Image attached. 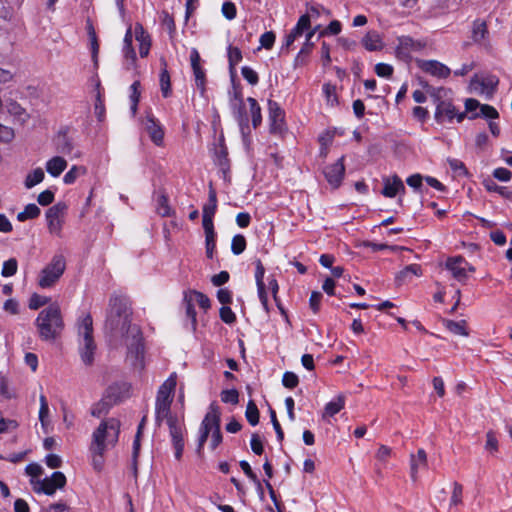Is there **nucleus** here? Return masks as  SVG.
Masks as SVG:
<instances>
[{"instance_id": "nucleus-60", "label": "nucleus", "mask_w": 512, "mask_h": 512, "mask_svg": "<svg viewBox=\"0 0 512 512\" xmlns=\"http://www.w3.org/2000/svg\"><path fill=\"white\" fill-rule=\"evenodd\" d=\"M232 109H233V114H234L235 118L237 119L239 125L243 129V127L245 125H247V123H248V118L246 117V115L244 113V104L242 103L240 105H237L236 108H232Z\"/></svg>"}, {"instance_id": "nucleus-56", "label": "nucleus", "mask_w": 512, "mask_h": 512, "mask_svg": "<svg viewBox=\"0 0 512 512\" xmlns=\"http://www.w3.org/2000/svg\"><path fill=\"white\" fill-rule=\"evenodd\" d=\"M25 472L33 480H40L39 477L43 473V468L37 463H30L26 466Z\"/></svg>"}, {"instance_id": "nucleus-53", "label": "nucleus", "mask_w": 512, "mask_h": 512, "mask_svg": "<svg viewBox=\"0 0 512 512\" xmlns=\"http://www.w3.org/2000/svg\"><path fill=\"white\" fill-rule=\"evenodd\" d=\"M109 410V405L105 401H99L94 404L91 408V415L96 418H100L101 416L107 414Z\"/></svg>"}, {"instance_id": "nucleus-27", "label": "nucleus", "mask_w": 512, "mask_h": 512, "mask_svg": "<svg viewBox=\"0 0 512 512\" xmlns=\"http://www.w3.org/2000/svg\"><path fill=\"white\" fill-rule=\"evenodd\" d=\"M45 168L48 174L56 178L67 168V161L61 156H54L46 162Z\"/></svg>"}, {"instance_id": "nucleus-33", "label": "nucleus", "mask_w": 512, "mask_h": 512, "mask_svg": "<svg viewBox=\"0 0 512 512\" xmlns=\"http://www.w3.org/2000/svg\"><path fill=\"white\" fill-rule=\"evenodd\" d=\"M40 212V208L36 204H28L25 206L23 211L17 214V220L24 222L28 219L37 218L40 215Z\"/></svg>"}, {"instance_id": "nucleus-36", "label": "nucleus", "mask_w": 512, "mask_h": 512, "mask_svg": "<svg viewBox=\"0 0 512 512\" xmlns=\"http://www.w3.org/2000/svg\"><path fill=\"white\" fill-rule=\"evenodd\" d=\"M192 70L195 78V85L197 89L200 90V93L203 95L205 92L206 85L205 70L202 68L201 64L193 66Z\"/></svg>"}, {"instance_id": "nucleus-28", "label": "nucleus", "mask_w": 512, "mask_h": 512, "mask_svg": "<svg viewBox=\"0 0 512 512\" xmlns=\"http://www.w3.org/2000/svg\"><path fill=\"white\" fill-rule=\"evenodd\" d=\"M345 406V397L343 395H338L335 399L328 402L325 405L322 418L325 421H328L330 417H333L337 413H339Z\"/></svg>"}, {"instance_id": "nucleus-17", "label": "nucleus", "mask_w": 512, "mask_h": 512, "mask_svg": "<svg viewBox=\"0 0 512 512\" xmlns=\"http://www.w3.org/2000/svg\"><path fill=\"white\" fill-rule=\"evenodd\" d=\"M217 210V195L216 191L210 186L208 193V202L203 206V219L202 225L214 226L213 217Z\"/></svg>"}, {"instance_id": "nucleus-19", "label": "nucleus", "mask_w": 512, "mask_h": 512, "mask_svg": "<svg viewBox=\"0 0 512 512\" xmlns=\"http://www.w3.org/2000/svg\"><path fill=\"white\" fill-rule=\"evenodd\" d=\"M145 130L148 132L151 140L156 145H161L164 137V132L161 125L156 121L152 114H147L144 120Z\"/></svg>"}, {"instance_id": "nucleus-1", "label": "nucleus", "mask_w": 512, "mask_h": 512, "mask_svg": "<svg viewBox=\"0 0 512 512\" xmlns=\"http://www.w3.org/2000/svg\"><path fill=\"white\" fill-rule=\"evenodd\" d=\"M106 328L113 333L114 337H121L123 345L127 348V361L135 368H142L144 355L142 335L139 327L131 324V310L126 301L120 298L111 299Z\"/></svg>"}, {"instance_id": "nucleus-13", "label": "nucleus", "mask_w": 512, "mask_h": 512, "mask_svg": "<svg viewBox=\"0 0 512 512\" xmlns=\"http://www.w3.org/2000/svg\"><path fill=\"white\" fill-rule=\"evenodd\" d=\"M344 173V156L339 158L334 164H331L324 169V175L326 180L334 188L340 186L344 177Z\"/></svg>"}, {"instance_id": "nucleus-12", "label": "nucleus", "mask_w": 512, "mask_h": 512, "mask_svg": "<svg viewBox=\"0 0 512 512\" xmlns=\"http://www.w3.org/2000/svg\"><path fill=\"white\" fill-rule=\"evenodd\" d=\"M396 56L402 60H409L412 53L423 49L424 44L409 36H401L397 39Z\"/></svg>"}, {"instance_id": "nucleus-34", "label": "nucleus", "mask_w": 512, "mask_h": 512, "mask_svg": "<svg viewBox=\"0 0 512 512\" xmlns=\"http://www.w3.org/2000/svg\"><path fill=\"white\" fill-rule=\"evenodd\" d=\"M40 409H39V420L42 428L46 431L49 424V406L45 395L41 394L39 397Z\"/></svg>"}, {"instance_id": "nucleus-48", "label": "nucleus", "mask_w": 512, "mask_h": 512, "mask_svg": "<svg viewBox=\"0 0 512 512\" xmlns=\"http://www.w3.org/2000/svg\"><path fill=\"white\" fill-rule=\"evenodd\" d=\"M447 161L449 167L457 176H466L468 174L467 169L462 161L455 158L448 159Z\"/></svg>"}, {"instance_id": "nucleus-11", "label": "nucleus", "mask_w": 512, "mask_h": 512, "mask_svg": "<svg viewBox=\"0 0 512 512\" xmlns=\"http://www.w3.org/2000/svg\"><path fill=\"white\" fill-rule=\"evenodd\" d=\"M434 117L440 124L451 123L454 119L461 122L465 118V113L459 112L449 101H439Z\"/></svg>"}, {"instance_id": "nucleus-25", "label": "nucleus", "mask_w": 512, "mask_h": 512, "mask_svg": "<svg viewBox=\"0 0 512 512\" xmlns=\"http://www.w3.org/2000/svg\"><path fill=\"white\" fill-rule=\"evenodd\" d=\"M269 120L271 121V130L277 131L281 129L284 113L278 103L269 100L268 102Z\"/></svg>"}, {"instance_id": "nucleus-37", "label": "nucleus", "mask_w": 512, "mask_h": 512, "mask_svg": "<svg viewBox=\"0 0 512 512\" xmlns=\"http://www.w3.org/2000/svg\"><path fill=\"white\" fill-rule=\"evenodd\" d=\"M247 102L250 107L252 124H253L254 128H256L257 126H259L261 124V121H262L261 108H260L259 104L257 103V101L252 97H249L247 99Z\"/></svg>"}, {"instance_id": "nucleus-39", "label": "nucleus", "mask_w": 512, "mask_h": 512, "mask_svg": "<svg viewBox=\"0 0 512 512\" xmlns=\"http://www.w3.org/2000/svg\"><path fill=\"white\" fill-rule=\"evenodd\" d=\"M463 497V486L458 482H453L452 484V494L450 497L449 506L450 508L454 506H458L462 504Z\"/></svg>"}, {"instance_id": "nucleus-2", "label": "nucleus", "mask_w": 512, "mask_h": 512, "mask_svg": "<svg viewBox=\"0 0 512 512\" xmlns=\"http://www.w3.org/2000/svg\"><path fill=\"white\" fill-rule=\"evenodd\" d=\"M177 385L176 373H172L159 387L155 401V421L158 426L166 421L171 442L175 450V458L180 460L184 450V426L179 417L171 413V404Z\"/></svg>"}, {"instance_id": "nucleus-45", "label": "nucleus", "mask_w": 512, "mask_h": 512, "mask_svg": "<svg viewBox=\"0 0 512 512\" xmlns=\"http://www.w3.org/2000/svg\"><path fill=\"white\" fill-rule=\"evenodd\" d=\"M160 88L163 96L166 98L171 93L170 75L166 68H163L160 73Z\"/></svg>"}, {"instance_id": "nucleus-54", "label": "nucleus", "mask_w": 512, "mask_h": 512, "mask_svg": "<svg viewBox=\"0 0 512 512\" xmlns=\"http://www.w3.org/2000/svg\"><path fill=\"white\" fill-rule=\"evenodd\" d=\"M221 12L223 16L228 20H233L237 15L235 4L229 1L222 4Z\"/></svg>"}, {"instance_id": "nucleus-5", "label": "nucleus", "mask_w": 512, "mask_h": 512, "mask_svg": "<svg viewBox=\"0 0 512 512\" xmlns=\"http://www.w3.org/2000/svg\"><path fill=\"white\" fill-rule=\"evenodd\" d=\"M120 433V422L115 418L102 421L92 434V447L100 450H108L116 445Z\"/></svg>"}, {"instance_id": "nucleus-26", "label": "nucleus", "mask_w": 512, "mask_h": 512, "mask_svg": "<svg viewBox=\"0 0 512 512\" xmlns=\"http://www.w3.org/2000/svg\"><path fill=\"white\" fill-rule=\"evenodd\" d=\"M133 42V32L131 28L126 31L124 41H123V53L126 60L127 68H131L135 66L136 62V53L132 47Z\"/></svg>"}, {"instance_id": "nucleus-41", "label": "nucleus", "mask_w": 512, "mask_h": 512, "mask_svg": "<svg viewBox=\"0 0 512 512\" xmlns=\"http://www.w3.org/2000/svg\"><path fill=\"white\" fill-rule=\"evenodd\" d=\"M90 452L92 457V465L95 470L101 471L104 466V453L106 450L98 451L96 448L90 446Z\"/></svg>"}, {"instance_id": "nucleus-7", "label": "nucleus", "mask_w": 512, "mask_h": 512, "mask_svg": "<svg viewBox=\"0 0 512 512\" xmlns=\"http://www.w3.org/2000/svg\"><path fill=\"white\" fill-rule=\"evenodd\" d=\"M66 476L62 472H54L50 477L42 480L30 479V484L36 493L53 495L57 489H62L66 485Z\"/></svg>"}, {"instance_id": "nucleus-59", "label": "nucleus", "mask_w": 512, "mask_h": 512, "mask_svg": "<svg viewBox=\"0 0 512 512\" xmlns=\"http://www.w3.org/2000/svg\"><path fill=\"white\" fill-rule=\"evenodd\" d=\"M15 137L14 130L0 123V142L9 143Z\"/></svg>"}, {"instance_id": "nucleus-42", "label": "nucleus", "mask_w": 512, "mask_h": 512, "mask_svg": "<svg viewBox=\"0 0 512 512\" xmlns=\"http://www.w3.org/2000/svg\"><path fill=\"white\" fill-rule=\"evenodd\" d=\"M422 274V270H421V267L420 265L418 264H410L408 266H406L397 276V281L401 282V281H405L406 278L409 276V275H415V276H420Z\"/></svg>"}, {"instance_id": "nucleus-23", "label": "nucleus", "mask_w": 512, "mask_h": 512, "mask_svg": "<svg viewBox=\"0 0 512 512\" xmlns=\"http://www.w3.org/2000/svg\"><path fill=\"white\" fill-rule=\"evenodd\" d=\"M264 273H265V269L261 263L260 260H258L256 262V272H255V279H256V285H257V290H258V296H259V299L261 301V304L263 306V308L265 309L266 312L269 311V308H268V298H267V294H266V291H265V284H264Z\"/></svg>"}, {"instance_id": "nucleus-20", "label": "nucleus", "mask_w": 512, "mask_h": 512, "mask_svg": "<svg viewBox=\"0 0 512 512\" xmlns=\"http://www.w3.org/2000/svg\"><path fill=\"white\" fill-rule=\"evenodd\" d=\"M56 151L62 155H72L73 158L81 157V152L75 150L74 143L71 138L65 134H59L55 139Z\"/></svg>"}, {"instance_id": "nucleus-6", "label": "nucleus", "mask_w": 512, "mask_h": 512, "mask_svg": "<svg viewBox=\"0 0 512 512\" xmlns=\"http://www.w3.org/2000/svg\"><path fill=\"white\" fill-rule=\"evenodd\" d=\"M65 269V257L61 254L54 255L51 261L40 271L37 280L38 285L43 289L53 287L64 274Z\"/></svg>"}, {"instance_id": "nucleus-50", "label": "nucleus", "mask_w": 512, "mask_h": 512, "mask_svg": "<svg viewBox=\"0 0 512 512\" xmlns=\"http://www.w3.org/2000/svg\"><path fill=\"white\" fill-rule=\"evenodd\" d=\"M228 60L230 68L233 69L242 60L241 50L238 47L229 46Z\"/></svg>"}, {"instance_id": "nucleus-8", "label": "nucleus", "mask_w": 512, "mask_h": 512, "mask_svg": "<svg viewBox=\"0 0 512 512\" xmlns=\"http://www.w3.org/2000/svg\"><path fill=\"white\" fill-rule=\"evenodd\" d=\"M67 209L64 202H58L46 211L47 227L52 235L61 236Z\"/></svg>"}, {"instance_id": "nucleus-40", "label": "nucleus", "mask_w": 512, "mask_h": 512, "mask_svg": "<svg viewBox=\"0 0 512 512\" xmlns=\"http://www.w3.org/2000/svg\"><path fill=\"white\" fill-rule=\"evenodd\" d=\"M247 421L252 425L255 426L259 422V410L256 406V404L250 400L247 404L246 412H245Z\"/></svg>"}, {"instance_id": "nucleus-15", "label": "nucleus", "mask_w": 512, "mask_h": 512, "mask_svg": "<svg viewBox=\"0 0 512 512\" xmlns=\"http://www.w3.org/2000/svg\"><path fill=\"white\" fill-rule=\"evenodd\" d=\"M309 29V18L308 16H301L295 27L286 35L283 45L281 47L282 50H289L294 41L303 35L305 30Z\"/></svg>"}, {"instance_id": "nucleus-3", "label": "nucleus", "mask_w": 512, "mask_h": 512, "mask_svg": "<svg viewBox=\"0 0 512 512\" xmlns=\"http://www.w3.org/2000/svg\"><path fill=\"white\" fill-rule=\"evenodd\" d=\"M36 327L41 339L46 341L56 339L64 328L60 307L52 304L43 309L36 318Z\"/></svg>"}, {"instance_id": "nucleus-21", "label": "nucleus", "mask_w": 512, "mask_h": 512, "mask_svg": "<svg viewBox=\"0 0 512 512\" xmlns=\"http://www.w3.org/2000/svg\"><path fill=\"white\" fill-rule=\"evenodd\" d=\"M200 428L209 433L220 429V412L216 405H210L209 411L206 413Z\"/></svg>"}, {"instance_id": "nucleus-62", "label": "nucleus", "mask_w": 512, "mask_h": 512, "mask_svg": "<svg viewBox=\"0 0 512 512\" xmlns=\"http://www.w3.org/2000/svg\"><path fill=\"white\" fill-rule=\"evenodd\" d=\"M485 187L488 191L497 192V193L503 195L504 197H507V198L512 197V192H508L505 187L499 186L492 181L485 182Z\"/></svg>"}, {"instance_id": "nucleus-35", "label": "nucleus", "mask_w": 512, "mask_h": 512, "mask_svg": "<svg viewBox=\"0 0 512 512\" xmlns=\"http://www.w3.org/2000/svg\"><path fill=\"white\" fill-rule=\"evenodd\" d=\"M190 302L199 305L203 310H208L210 308V300L209 298L201 292L191 291L188 295H186Z\"/></svg>"}, {"instance_id": "nucleus-10", "label": "nucleus", "mask_w": 512, "mask_h": 512, "mask_svg": "<svg viewBox=\"0 0 512 512\" xmlns=\"http://www.w3.org/2000/svg\"><path fill=\"white\" fill-rule=\"evenodd\" d=\"M445 267L451 272L454 279L462 283L466 282L469 273L475 271V268L462 256L449 257L446 260Z\"/></svg>"}, {"instance_id": "nucleus-4", "label": "nucleus", "mask_w": 512, "mask_h": 512, "mask_svg": "<svg viewBox=\"0 0 512 512\" xmlns=\"http://www.w3.org/2000/svg\"><path fill=\"white\" fill-rule=\"evenodd\" d=\"M78 352L86 366L93 364L97 345L93 337L92 317L89 314L83 316L78 323Z\"/></svg>"}, {"instance_id": "nucleus-58", "label": "nucleus", "mask_w": 512, "mask_h": 512, "mask_svg": "<svg viewBox=\"0 0 512 512\" xmlns=\"http://www.w3.org/2000/svg\"><path fill=\"white\" fill-rule=\"evenodd\" d=\"M323 93L326 96L327 102L331 105L337 103L336 87L332 84L326 83L323 85Z\"/></svg>"}, {"instance_id": "nucleus-44", "label": "nucleus", "mask_w": 512, "mask_h": 512, "mask_svg": "<svg viewBox=\"0 0 512 512\" xmlns=\"http://www.w3.org/2000/svg\"><path fill=\"white\" fill-rule=\"evenodd\" d=\"M18 262L15 258H10L3 263L1 275L3 277H11L17 273Z\"/></svg>"}, {"instance_id": "nucleus-46", "label": "nucleus", "mask_w": 512, "mask_h": 512, "mask_svg": "<svg viewBox=\"0 0 512 512\" xmlns=\"http://www.w3.org/2000/svg\"><path fill=\"white\" fill-rule=\"evenodd\" d=\"M325 14L327 16H330V11L327 10L326 8H324L323 6L321 5H309L307 7V13L304 14L303 16H308L309 18V23L311 22V19L314 18V19H317L320 17L321 14Z\"/></svg>"}, {"instance_id": "nucleus-30", "label": "nucleus", "mask_w": 512, "mask_h": 512, "mask_svg": "<svg viewBox=\"0 0 512 512\" xmlns=\"http://www.w3.org/2000/svg\"><path fill=\"white\" fill-rule=\"evenodd\" d=\"M444 325L451 333H453L455 335H461L464 337H467L469 335L465 320H460V321L445 320Z\"/></svg>"}, {"instance_id": "nucleus-47", "label": "nucleus", "mask_w": 512, "mask_h": 512, "mask_svg": "<svg viewBox=\"0 0 512 512\" xmlns=\"http://www.w3.org/2000/svg\"><path fill=\"white\" fill-rule=\"evenodd\" d=\"M139 87H140V82L139 81H135L131 86H130V91H131V94H130V101H131V111H132V114L134 115L137 111V105H138V102H139V98H140V91H139Z\"/></svg>"}, {"instance_id": "nucleus-61", "label": "nucleus", "mask_w": 512, "mask_h": 512, "mask_svg": "<svg viewBox=\"0 0 512 512\" xmlns=\"http://www.w3.org/2000/svg\"><path fill=\"white\" fill-rule=\"evenodd\" d=\"M275 34L272 31L263 33L260 36V44L265 49H271L275 42Z\"/></svg>"}, {"instance_id": "nucleus-18", "label": "nucleus", "mask_w": 512, "mask_h": 512, "mask_svg": "<svg viewBox=\"0 0 512 512\" xmlns=\"http://www.w3.org/2000/svg\"><path fill=\"white\" fill-rule=\"evenodd\" d=\"M428 466L427 454L424 449H418L416 454L410 455V476L413 481L417 480L418 473Z\"/></svg>"}, {"instance_id": "nucleus-32", "label": "nucleus", "mask_w": 512, "mask_h": 512, "mask_svg": "<svg viewBox=\"0 0 512 512\" xmlns=\"http://www.w3.org/2000/svg\"><path fill=\"white\" fill-rule=\"evenodd\" d=\"M203 228L205 231L206 254L209 258H212L216 246L214 226H204Z\"/></svg>"}, {"instance_id": "nucleus-51", "label": "nucleus", "mask_w": 512, "mask_h": 512, "mask_svg": "<svg viewBox=\"0 0 512 512\" xmlns=\"http://www.w3.org/2000/svg\"><path fill=\"white\" fill-rule=\"evenodd\" d=\"M375 73L379 77L390 78L393 74L394 68L387 63H378L375 65Z\"/></svg>"}, {"instance_id": "nucleus-22", "label": "nucleus", "mask_w": 512, "mask_h": 512, "mask_svg": "<svg viewBox=\"0 0 512 512\" xmlns=\"http://www.w3.org/2000/svg\"><path fill=\"white\" fill-rule=\"evenodd\" d=\"M362 46L370 52L381 51L384 48V42L381 34L375 30L368 31L361 39Z\"/></svg>"}, {"instance_id": "nucleus-43", "label": "nucleus", "mask_w": 512, "mask_h": 512, "mask_svg": "<svg viewBox=\"0 0 512 512\" xmlns=\"http://www.w3.org/2000/svg\"><path fill=\"white\" fill-rule=\"evenodd\" d=\"M246 249V239L243 235L237 234L232 238L231 251L235 255H239Z\"/></svg>"}, {"instance_id": "nucleus-52", "label": "nucleus", "mask_w": 512, "mask_h": 512, "mask_svg": "<svg viewBox=\"0 0 512 512\" xmlns=\"http://www.w3.org/2000/svg\"><path fill=\"white\" fill-rule=\"evenodd\" d=\"M243 78L251 85H256L259 81V77L256 71L248 66H244L241 69Z\"/></svg>"}, {"instance_id": "nucleus-14", "label": "nucleus", "mask_w": 512, "mask_h": 512, "mask_svg": "<svg viewBox=\"0 0 512 512\" xmlns=\"http://www.w3.org/2000/svg\"><path fill=\"white\" fill-rule=\"evenodd\" d=\"M417 65L422 71L438 78H447L451 73L449 67L437 60H418Z\"/></svg>"}, {"instance_id": "nucleus-9", "label": "nucleus", "mask_w": 512, "mask_h": 512, "mask_svg": "<svg viewBox=\"0 0 512 512\" xmlns=\"http://www.w3.org/2000/svg\"><path fill=\"white\" fill-rule=\"evenodd\" d=\"M498 82V78L494 75H475L470 81V89L473 93L489 99L494 94Z\"/></svg>"}, {"instance_id": "nucleus-57", "label": "nucleus", "mask_w": 512, "mask_h": 512, "mask_svg": "<svg viewBox=\"0 0 512 512\" xmlns=\"http://www.w3.org/2000/svg\"><path fill=\"white\" fill-rule=\"evenodd\" d=\"M221 400L224 403L237 404L239 401L238 391L235 389L224 390L221 393Z\"/></svg>"}, {"instance_id": "nucleus-24", "label": "nucleus", "mask_w": 512, "mask_h": 512, "mask_svg": "<svg viewBox=\"0 0 512 512\" xmlns=\"http://www.w3.org/2000/svg\"><path fill=\"white\" fill-rule=\"evenodd\" d=\"M134 33L135 39L139 43V54L141 57H146L149 54L151 47L150 36L144 31L140 24L135 26Z\"/></svg>"}, {"instance_id": "nucleus-63", "label": "nucleus", "mask_w": 512, "mask_h": 512, "mask_svg": "<svg viewBox=\"0 0 512 512\" xmlns=\"http://www.w3.org/2000/svg\"><path fill=\"white\" fill-rule=\"evenodd\" d=\"M220 318L223 322L227 324H232L236 320V316L234 312L228 306H223L220 309Z\"/></svg>"}, {"instance_id": "nucleus-64", "label": "nucleus", "mask_w": 512, "mask_h": 512, "mask_svg": "<svg viewBox=\"0 0 512 512\" xmlns=\"http://www.w3.org/2000/svg\"><path fill=\"white\" fill-rule=\"evenodd\" d=\"M49 302V298L45 296H40L37 294H34L29 301V308L36 310L40 308L41 306L47 304Z\"/></svg>"}, {"instance_id": "nucleus-16", "label": "nucleus", "mask_w": 512, "mask_h": 512, "mask_svg": "<svg viewBox=\"0 0 512 512\" xmlns=\"http://www.w3.org/2000/svg\"><path fill=\"white\" fill-rule=\"evenodd\" d=\"M382 195L387 198H393L399 193L405 192V186L401 178L397 175L385 177L383 179Z\"/></svg>"}, {"instance_id": "nucleus-29", "label": "nucleus", "mask_w": 512, "mask_h": 512, "mask_svg": "<svg viewBox=\"0 0 512 512\" xmlns=\"http://www.w3.org/2000/svg\"><path fill=\"white\" fill-rule=\"evenodd\" d=\"M155 210L157 214H159L162 217H169L172 213V209L168 203V199L162 192L156 194Z\"/></svg>"}, {"instance_id": "nucleus-49", "label": "nucleus", "mask_w": 512, "mask_h": 512, "mask_svg": "<svg viewBox=\"0 0 512 512\" xmlns=\"http://www.w3.org/2000/svg\"><path fill=\"white\" fill-rule=\"evenodd\" d=\"M240 467L241 469L243 470V472L245 473V475L257 486V488L260 490L261 489V483H260V480L258 479L257 475L252 471L251 469V466L250 464L245 461V460H242L240 461Z\"/></svg>"}, {"instance_id": "nucleus-31", "label": "nucleus", "mask_w": 512, "mask_h": 512, "mask_svg": "<svg viewBox=\"0 0 512 512\" xmlns=\"http://www.w3.org/2000/svg\"><path fill=\"white\" fill-rule=\"evenodd\" d=\"M45 174L42 168L38 167L29 172L25 178L24 185L27 189H31L44 180Z\"/></svg>"}, {"instance_id": "nucleus-38", "label": "nucleus", "mask_w": 512, "mask_h": 512, "mask_svg": "<svg viewBox=\"0 0 512 512\" xmlns=\"http://www.w3.org/2000/svg\"><path fill=\"white\" fill-rule=\"evenodd\" d=\"M87 169L84 166L73 165L70 170L64 175L63 181L65 184H73L80 175H85Z\"/></svg>"}, {"instance_id": "nucleus-55", "label": "nucleus", "mask_w": 512, "mask_h": 512, "mask_svg": "<svg viewBox=\"0 0 512 512\" xmlns=\"http://www.w3.org/2000/svg\"><path fill=\"white\" fill-rule=\"evenodd\" d=\"M299 383L298 376L293 372H285L282 378V384L289 389L295 388Z\"/></svg>"}]
</instances>
